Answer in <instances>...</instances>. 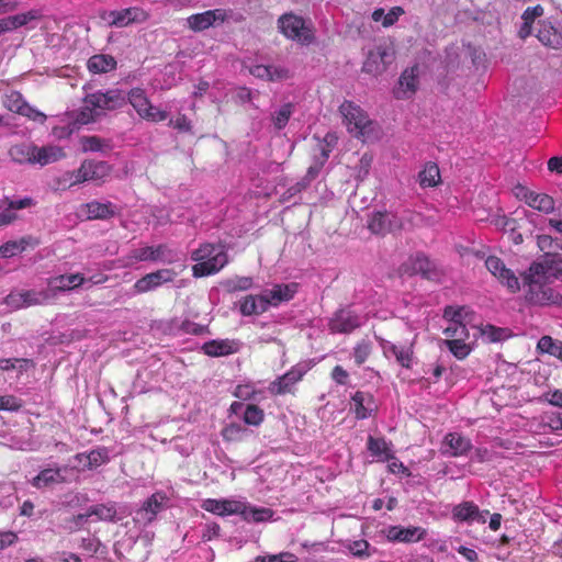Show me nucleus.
Segmentation results:
<instances>
[{"instance_id":"nucleus-1","label":"nucleus","mask_w":562,"mask_h":562,"mask_svg":"<svg viewBox=\"0 0 562 562\" xmlns=\"http://www.w3.org/2000/svg\"><path fill=\"white\" fill-rule=\"evenodd\" d=\"M191 258L196 263L192 267L196 278L218 272L227 263V254L222 245L205 243L195 249Z\"/></svg>"},{"instance_id":"nucleus-2","label":"nucleus","mask_w":562,"mask_h":562,"mask_svg":"<svg viewBox=\"0 0 562 562\" xmlns=\"http://www.w3.org/2000/svg\"><path fill=\"white\" fill-rule=\"evenodd\" d=\"M278 29L285 38L302 46H308L316 40L313 23L293 12H285L279 16Z\"/></svg>"},{"instance_id":"nucleus-3","label":"nucleus","mask_w":562,"mask_h":562,"mask_svg":"<svg viewBox=\"0 0 562 562\" xmlns=\"http://www.w3.org/2000/svg\"><path fill=\"white\" fill-rule=\"evenodd\" d=\"M543 278L531 277L530 269L524 277L527 285L526 300L533 305H562V295L542 282Z\"/></svg>"},{"instance_id":"nucleus-4","label":"nucleus","mask_w":562,"mask_h":562,"mask_svg":"<svg viewBox=\"0 0 562 562\" xmlns=\"http://www.w3.org/2000/svg\"><path fill=\"white\" fill-rule=\"evenodd\" d=\"M349 133L356 137H364L371 132L372 122L368 114L352 101H344L339 106Z\"/></svg>"},{"instance_id":"nucleus-5","label":"nucleus","mask_w":562,"mask_h":562,"mask_svg":"<svg viewBox=\"0 0 562 562\" xmlns=\"http://www.w3.org/2000/svg\"><path fill=\"white\" fill-rule=\"evenodd\" d=\"M175 254L165 244L158 246H145L131 250L124 257V266L130 267L140 261H161V262H173Z\"/></svg>"},{"instance_id":"nucleus-6","label":"nucleus","mask_w":562,"mask_h":562,"mask_svg":"<svg viewBox=\"0 0 562 562\" xmlns=\"http://www.w3.org/2000/svg\"><path fill=\"white\" fill-rule=\"evenodd\" d=\"M3 303L12 311L48 304L43 289L13 290L4 297Z\"/></svg>"},{"instance_id":"nucleus-7","label":"nucleus","mask_w":562,"mask_h":562,"mask_svg":"<svg viewBox=\"0 0 562 562\" xmlns=\"http://www.w3.org/2000/svg\"><path fill=\"white\" fill-rule=\"evenodd\" d=\"M113 168L106 161L86 159L76 172L74 183L92 181L97 184L104 183L110 177Z\"/></svg>"},{"instance_id":"nucleus-8","label":"nucleus","mask_w":562,"mask_h":562,"mask_svg":"<svg viewBox=\"0 0 562 562\" xmlns=\"http://www.w3.org/2000/svg\"><path fill=\"white\" fill-rule=\"evenodd\" d=\"M86 102L95 109L101 116L104 111H113L126 103L124 93L119 89H111L106 92L97 91L86 95Z\"/></svg>"},{"instance_id":"nucleus-9","label":"nucleus","mask_w":562,"mask_h":562,"mask_svg":"<svg viewBox=\"0 0 562 562\" xmlns=\"http://www.w3.org/2000/svg\"><path fill=\"white\" fill-rule=\"evenodd\" d=\"M116 215L115 205L108 201L101 203L99 201H91L82 203L77 207L76 216L80 221H94V220H110Z\"/></svg>"},{"instance_id":"nucleus-10","label":"nucleus","mask_w":562,"mask_h":562,"mask_svg":"<svg viewBox=\"0 0 562 562\" xmlns=\"http://www.w3.org/2000/svg\"><path fill=\"white\" fill-rule=\"evenodd\" d=\"M116 514V505L113 502L95 504L90 506L85 514L72 517V524L76 527H83L89 518H92V521L115 522Z\"/></svg>"},{"instance_id":"nucleus-11","label":"nucleus","mask_w":562,"mask_h":562,"mask_svg":"<svg viewBox=\"0 0 562 562\" xmlns=\"http://www.w3.org/2000/svg\"><path fill=\"white\" fill-rule=\"evenodd\" d=\"M177 277V272L173 269L164 268L154 272L147 273L138 279L134 285V292L137 294L153 291L165 283L172 282Z\"/></svg>"},{"instance_id":"nucleus-12","label":"nucleus","mask_w":562,"mask_h":562,"mask_svg":"<svg viewBox=\"0 0 562 562\" xmlns=\"http://www.w3.org/2000/svg\"><path fill=\"white\" fill-rule=\"evenodd\" d=\"M304 371L293 367L283 375L270 382L268 391L273 396L295 394V385L303 379Z\"/></svg>"},{"instance_id":"nucleus-13","label":"nucleus","mask_w":562,"mask_h":562,"mask_svg":"<svg viewBox=\"0 0 562 562\" xmlns=\"http://www.w3.org/2000/svg\"><path fill=\"white\" fill-rule=\"evenodd\" d=\"M530 276L546 280L562 277V258L557 254L543 255L540 261L530 266Z\"/></svg>"},{"instance_id":"nucleus-14","label":"nucleus","mask_w":562,"mask_h":562,"mask_svg":"<svg viewBox=\"0 0 562 562\" xmlns=\"http://www.w3.org/2000/svg\"><path fill=\"white\" fill-rule=\"evenodd\" d=\"M390 542L415 543L425 539L426 529L418 526L404 527L401 525L390 526L383 530Z\"/></svg>"},{"instance_id":"nucleus-15","label":"nucleus","mask_w":562,"mask_h":562,"mask_svg":"<svg viewBox=\"0 0 562 562\" xmlns=\"http://www.w3.org/2000/svg\"><path fill=\"white\" fill-rule=\"evenodd\" d=\"M148 19V12L139 7H131L109 12V24L116 27H125L132 23H144Z\"/></svg>"},{"instance_id":"nucleus-16","label":"nucleus","mask_w":562,"mask_h":562,"mask_svg":"<svg viewBox=\"0 0 562 562\" xmlns=\"http://www.w3.org/2000/svg\"><path fill=\"white\" fill-rule=\"evenodd\" d=\"M485 267L487 270L496 277L507 289L515 293L519 290V281L515 273L507 269L503 260L496 256H490L485 260Z\"/></svg>"},{"instance_id":"nucleus-17","label":"nucleus","mask_w":562,"mask_h":562,"mask_svg":"<svg viewBox=\"0 0 562 562\" xmlns=\"http://www.w3.org/2000/svg\"><path fill=\"white\" fill-rule=\"evenodd\" d=\"M368 228L375 235H386L402 228L401 220L389 212H374L369 222Z\"/></svg>"},{"instance_id":"nucleus-18","label":"nucleus","mask_w":562,"mask_h":562,"mask_svg":"<svg viewBox=\"0 0 562 562\" xmlns=\"http://www.w3.org/2000/svg\"><path fill=\"white\" fill-rule=\"evenodd\" d=\"M226 19V10L214 9L190 15L187 19V23L190 30L202 32L213 26L216 22L223 23Z\"/></svg>"},{"instance_id":"nucleus-19","label":"nucleus","mask_w":562,"mask_h":562,"mask_svg":"<svg viewBox=\"0 0 562 562\" xmlns=\"http://www.w3.org/2000/svg\"><path fill=\"white\" fill-rule=\"evenodd\" d=\"M360 325V317L349 310L337 311L328 322L329 330L337 334H349Z\"/></svg>"},{"instance_id":"nucleus-20","label":"nucleus","mask_w":562,"mask_h":562,"mask_svg":"<svg viewBox=\"0 0 562 562\" xmlns=\"http://www.w3.org/2000/svg\"><path fill=\"white\" fill-rule=\"evenodd\" d=\"M392 53L386 47H376L368 53L362 65V71L378 76L385 71L386 65L392 61Z\"/></svg>"},{"instance_id":"nucleus-21","label":"nucleus","mask_w":562,"mask_h":562,"mask_svg":"<svg viewBox=\"0 0 562 562\" xmlns=\"http://www.w3.org/2000/svg\"><path fill=\"white\" fill-rule=\"evenodd\" d=\"M351 409L358 419H368L374 417L378 403L371 393L357 391L351 397Z\"/></svg>"},{"instance_id":"nucleus-22","label":"nucleus","mask_w":562,"mask_h":562,"mask_svg":"<svg viewBox=\"0 0 562 562\" xmlns=\"http://www.w3.org/2000/svg\"><path fill=\"white\" fill-rule=\"evenodd\" d=\"M201 507L217 516L238 515L244 509V503L234 499H204Z\"/></svg>"},{"instance_id":"nucleus-23","label":"nucleus","mask_w":562,"mask_h":562,"mask_svg":"<svg viewBox=\"0 0 562 562\" xmlns=\"http://www.w3.org/2000/svg\"><path fill=\"white\" fill-rule=\"evenodd\" d=\"M240 350V342L236 339H212L203 344L202 351L209 357H225Z\"/></svg>"},{"instance_id":"nucleus-24","label":"nucleus","mask_w":562,"mask_h":562,"mask_svg":"<svg viewBox=\"0 0 562 562\" xmlns=\"http://www.w3.org/2000/svg\"><path fill=\"white\" fill-rule=\"evenodd\" d=\"M75 467L79 471L94 470L110 461L109 451L106 448H99L88 453H78L75 457Z\"/></svg>"},{"instance_id":"nucleus-25","label":"nucleus","mask_w":562,"mask_h":562,"mask_svg":"<svg viewBox=\"0 0 562 562\" xmlns=\"http://www.w3.org/2000/svg\"><path fill=\"white\" fill-rule=\"evenodd\" d=\"M536 36L543 46L555 50L562 49V32L554 27L551 22L540 21Z\"/></svg>"},{"instance_id":"nucleus-26","label":"nucleus","mask_w":562,"mask_h":562,"mask_svg":"<svg viewBox=\"0 0 562 562\" xmlns=\"http://www.w3.org/2000/svg\"><path fill=\"white\" fill-rule=\"evenodd\" d=\"M417 72V66L405 69L402 72L398 79V89L394 92L396 99H407L416 92L418 85Z\"/></svg>"},{"instance_id":"nucleus-27","label":"nucleus","mask_w":562,"mask_h":562,"mask_svg":"<svg viewBox=\"0 0 562 562\" xmlns=\"http://www.w3.org/2000/svg\"><path fill=\"white\" fill-rule=\"evenodd\" d=\"M269 308L265 292L259 295L248 294L239 302V312L243 316L260 315Z\"/></svg>"},{"instance_id":"nucleus-28","label":"nucleus","mask_w":562,"mask_h":562,"mask_svg":"<svg viewBox=\"0 0 562 562\" xmlns=\"http://www.w3.org/2000/svg\"><path fill=\"white\" fill-rule=\"evenodd\" d=\"M266 299H268V305L279 306L282 302H289L293 299L296 293V284H274L272 289L265 290Z\"/></svg>"},{"instance_id":"nucleus-29","label":"nucleus","mask_w":562,"mask_h":562,"mask_svg":"<svg viewBox=\"0 0 562 562\" xmlns=\"http://www.w3.org/2000/svg\"><path fill=\"white\" fill-rule=\"evenodd\" d=\"M38 245V240L32 236H24L16 240H9L0 245V258H11L23 251L29 247L34 248Z\"/></svg>"},{"instance_id":"nucleus-30","label":"nucleus","mask_w":562,"mask_h":562,"mask_svg":"<svg viewBox=\"0 0 562 562\" xmlns=\"http://www.w3.org/2000/svg\"><path fill=\"white\" fill-rule=\"evenodd\" d=\"M442 445L445 452L452 457L463 456L472 448L470 439L458 432L446 435Z\"/></svg>"},{"instance_id":"nucleus-31","label":"nucleus","mask_w":562,"mask_h":562,"mask_svg":"<svg viewBox=\"0 0 562 562\" xmlns=\"http://www.w3.org/2000/svg\"><path fill=\"white\" fill-rule=\"evenodd\" d=\"M66 157V150L61 146L47 145L38 147L35 145L34 165L46 166Z\"/></svg>"},{"instance_id":"nucleus-32","label":"nucleus","mask_w":562,"mask_h":562,"mask_svg":"<svg viewBox=\"0 0 562 562\" xmlns=\"http://www.w3.org/2000/svg\"><path fill=\"white\" fill-rule=\"evenodd\" d=\"M411 265L412 273L420 274L428 280H435L439 277L436 265L423 254H417L415 257H412Z\"/></svg>"},{"instance_id":"nucleus-33","label":"nucleus","mask_w":562,"mask_h":562,"mask_svg":"<svg viewBox=\"0 0 562 562\" xmlns=\"http://www.w3.org/2000/svg\"><path fill=\"white\" fill-rule=\"evenodd\" d=\"M165 498V495L161 493H155L148 497L144 502L142 508L137 512L139 520L145 524L151 522L156 518L157 514L162 509Z\"/></svg>"},{"instance_id":"nucleus-34","label":"nucleus","mask_w":562,"mask_h":562,"mask_svg":"<svg viewBox=\"0 0 562 562\" xmlns=\"http://www.w3.org/2000/svg\"><path fill=\"white\" fill-rule=\"evenodd\" d=\"M116 59L108 54H97L87 61V68L90 72L99 75L106 74L116 69Z\"/></svg>"},{"instance_id":"nucleus-35","label":"nucleus","mask_w":562,"mask_h":562,"mask_svg":"<svg viewBox=\"0 0 562 562\" xmlns=\"http://www.w3.org/2000/svg\"><path fill=\"white\" fill-rule=\"evenodd\" d=\"M44 294L47 296V303L57 300L61 294L70 290V276H58L52 278L47 282V288L43 289Z\"/></svg>"},{"instance_id":"nucleus-36","label":"nucleus","mask_w":562,"mask_h":562,"mask_svg":"<svg viewBox=\"0 0 562 562\" xmlns=\"http://www.w3.org/2000/svg\"><path fill=\"white\" fill-rule=\"evenodd\" d=\"M78 145L82 153H103L112 149L110 140L97 135L80 136Z\"/></svg>"},{"instance_id":"nucleus-37","label":"nucleus","mask_w":562,"mask_h":562,"mask_svg":"<svg viewBox=\"0 0 562 562\" xmlns=\"http://www.w3.org/2000/svg\"><path fill=\"white\" fill-rule=\"evenodd\" d=\"M384 352L392 353L396 361L403 367V368H411L412 359H413V345H396V344H389V346H383Z\"/></svg>"},{"instance_id":"nucleus-38","label":"nucleus","mask_w":562,"mask_h":562,"mask_svg":"<svg viewBox=\"0 0 562 562\" xmlns=\"http://www.w3.org/2000/svg\"><path fill=\"white\" fill-rule=\"evenodd\" d=\"M229 411L235 415L243 413V422H262L263 419V411L255 404L245 406L241 402H234Z\"/></svg>"},{"instance_id":"nucleus-39","label":"nucleus","mask_w":562,"mask_h":562,"mask_svg":"<svg viewBox=\"0 0 562 562\" xmlns=\"http://www.w3.org/2000/svg\"><path fill=\"white\" fill-rule=\"evenodd\" d=\"M65 481L60 469H45L41 471L33 480L32 485L36 488L48 487Z\"/></svg>"},{"instance_id":"nucleus-40","label":"nucleus","mask_w":562,"mask_h":562,"mask_svg":"<svg viewBox=\"0 0 562 562\" xmlns=\"http://www.w3.org/2000/svg\"><path fill=\"white\" fill-rule=\"evenodd\" d=\"M9 155L12 160L19 164H33L35 159V145L18 144L10 148Z\"/></svg>"},{"instance_id":"nucleus-41","label":"nucleus","mask_w":562,"mask_h":562,"mask_svg":"<svg viewBox=\"0 0 562 562\" xmlns=\"http://www.w3.org/2000/svg\"><path fill=\"white\" fill-rule=\"evenodd\" d=\"M440 182L439 167L435 162H427L418 173V183L422 188H432Z\"/></svg>"},{"instance_id":"nucleus-42","label":"nucleus","mask_w":562,"mask_h":562,"mask_svg":"<svg viewBox=\"0 0 562 562\" xmlns=\"http://www.w3.org/2000/svg\"><path fill=\"white\" fill-rule=\"evenodd\" d=\"M41 18L42 12L37 9H32L23 13L7 16V21L10 26V30L14 31L19 27L32 24L33 22L38 21Z\"/></svg>"},{"instance_id":"nucleus-43","label":"nucleus","mask_w":562,"mask_h":562,"mask_svg":"<svg viewBox=\"0 0 562 562\" xmlns=\"http://www.w3.org/2000/svg\"><path fill=\"white\" fill-rule=\"evenodd\" d=\"M128 102L142 119L148 110H151V103L140 88H134L130 91Z\"/></svg>"},{"instance_id":"nucleus-44","label":"nucleus","mask_w":562,"mask_h":562,"mask_svg":"<svg viewBox=\"0 0 562 562\" xmlns=\"http://www.w3.org/2000/svg\"><path fill=\"white\" fill-rule=\"evenodd\" d=\"M367 448L370 454L381 460H390L393 458L391 449L384 438L368 437Z\"/></svg>"},{"instance_id":"nucleus-45","label":"nucleus","mask_w":562,"mask_h":562,"mask_svg":"<svg viewBox=\"0 0 562 562\" xmlns=\"http://www.w3.org/2000/svg\"><path fill=\"white\" fill-rule=\"evenodd\" d=\"M453 518L459 521L480 520L479 507L472 502H463L453 508Z\"/></svg>"},{"instance_id":"nucleus-46","label":"nucleus","mask_w":562,"mask_h":562,"mask_svg":"<svg viewBox=\"0 0 562 562\" xmlns=\"http://www.w3.org/2000/svg\"><path fill=\"white\" fill-rule=\"evenodd\" d=\"M527 204L530 207L539 212H543L546 214L553 212L555 205L553 198L550 196L549 194L536 193L533 191H531V193L529 194Z\"/></svg>"},{"instance_id":"nucleus-47","label":"nucleus","mask_w":562,"mask_h":562,"mask_svg":"<svg viewBox=\"0 0 562 562\" xmlns=\"http://www.w3.org/2000/svg\"><path fill=\"white\" fill-rule=\"evenodd\" d=\"M537 349L542 353H549L562 361V341L553 339L551 336H542Z\"/></svg>"},{"instance_id":"nucleus-48","label":"nucleus","mask_w":562,"mask_h":562,"mask_svg":"<svg viewBox=\"0 0 562 562\" xmlns=\"http://www.w3.org/2000/svg\"><path fill=\"white\" fill-rule=\"evenodd\" d=\"M244 509L241 513H238L246 521H265L266 519L270 518L272 515V512L269 508H256L248 506L244 503Z\"/></svg>"},{"instance_id":"nucleus-49","label":"nucleus","mask_w":562,"mask_h":562,"mask_svg":"<svg viewBox=\"0 0 562 562\" xmlns=\"http://www.w3.org/2000/svg\"><path fill=\"white\" fill-rule=\"evenodd\" d=\"M294 112V105L290 102L284 103L281 108L273 112L271 115L272 123L277 130H282L286 126Z\"/></svg>"},{"instance_id":"nucleus-50","label":"nucleus","mask_w":562,"mask_h":562,"mask_svg":"<svg viewBox=\"0 0 562 562\" xmlns=\"http://www.w3.org/2000/svg\"><path fill=\"white\" fill-rule=\"evenodd\" d=\"M372 353V342L367 339H362L353 347V359L355 363L360 367L363 364Z\"/></svg>"},{"instance_id":"nucleus-51","label":"nucleus","mask_w":562,"mask_h":562,"mask_svg":"<svg viewBox=\"0 0 562 562\" xmlns=\"http://www.w3.org/2000/svg\"><path fill=\"white\" fill-rule=\"evenodd\" d=\"M254 285L251 277H235L225 281L224 286L229 293L247 291Z\"/></svg>"},{"instance_id":"nucleus-52","label":"nucleus","mask_w":562,"mask_h":562,"mask_svg":"<svg viewBox=\"0 0 562 562\" xmlns=\"http://www.w3.org/2000/svg\"><path fill=\"white\" fill-rule=\"evenodd\" d=\"M3 106L10 112L18 113L23 111V106L26 101L23 99L22 94L18 91H12L4 95L3 98Z\"/></svg>"},{"instance_id":"nucleus-53","label":"nucleus","mask_w":562,"mask_h":562,"mask_svg":"<svg viewBox=\"0 0 562 562\" xmlns=\"http://www.w3.org/2000/svg\"><path fill=\"white\" fill-rule=\"evenodd\" d=\"M448 339L467 341L470 337L469 330L464 323H451L443 330Z\"/></svg>"},{"instance_id":"nucleus-54","label":"nucleus","mask_w":562,"mask_h":562,"mask_svg":"<svg viewBox=\"0 0 562 562\" xmlns=\"http://www.w3.org/2000/svg\"><path fill=\"white\" fill-rule=\"evenodd\" d=\"M99 117H100V115H99L98 111L95 109H93L92 106H90V104H88L86 102V98H85L83 105L78 111L76 119H75V123L86 125V124L95 122L97 120H99Z\"/></svg>"},{"instance_id":"nucleus-55","label":"nucleus","mask_w":562,"mask_h":562,"mask_svg":"<svg viewBox=\"0 0 562 562\" xmlns=\"http://www.w3.org/2000/svg\"><path fill=\"white\" fill-rule=\"evenodd\" d=\"M445 345L449 351L458 359L462 360L471 352V347L465 341L446 339Z\"/></svg>"},{"instance_id":"nucleus-56","label":"nucleus","mask_w":562,"mask_h":562,"mask_svg":"<svg viewBox=\"0 0 562 562\" xmlns=\"http://www.w3.org/2000/svg\"><path fill=\"white\" fill-rule=\"evenodd\" d=\"M31 366V361L26 359H16V358H0V370L1 371H10V370H19L25 371Z\"/></svg>"},{"instance_id":"nucleus-57","label":"nucleus","mask_w":562,"mask_h":562,"mask_svg":"<svg viewBox=\"0 0 562 562\" xmlns=\"http://www.w3.org/2000/svg\"><path fill=\"white\" fill-rule=\"evenodd\" d=\"M246 428L243 424H228L222 430V436L226 441H238L244 438Z\"/></svg>"},{"instance_id":"nucleus-58","label":"nucleus","mask_w":562,"mask_h":562,"mask_svg":"<svg viewBox=\"0 0 562 562\" xmlns=\"http://www.w3.org/2000/svg\"><path fill=\"white\" fill-rule=\"evenodd\" d=\"M482 333L493 342H497L509 337L508 328L497 327L491 324L485 325Z\"/></svg>"},{"instance_id":"nucleus-59","label":"nucleus","mask_w":562,"mask_h":562,"mask_svg":"<svg viewBox=\"0 0 562 562\" xmlns=\"http://www.w3.org/2000/svg\"><path fill=\"white\" fill-rule=\"evenodd\" d=\"M296 557L290 552H282L273 555H258L249 562H295Z\"/></svg>"},{"instance_id":"nucleus-60","label":"nucleus","mask_w":562,"mask_h":562,"mask_svg":"<svg viewBox=\"0 0 562 562\" xmlns=\"http://www.w3.org/2000/svg\"><path fill=\"white\" fill-rule=\"evenodd\" d=\"M465 307L446 306L443 311V317L451 323H463L465 315Z\"/></svg>"},{"instance_id":"nucleus-61","label":"nucleus","mask_w":562,"mask_h":562,"mask_svg":"<svg viewBox=\"0 0 562 562\" xmlns=\"http://www.w3.org/2000/svg\"><path fill=\"white\" fill-rule=\"evenodd\" d=\"M20 115L25 116L30 121H33V122H36V123H40V124H44L46 119H47L46 114H44L40 110L35 109L34 106H32L27 102L23 106V111L20 112Z\"/></svg>"},{"instance_id":"nucleus-62","label":"nucleus","mask_w":562,"mask_h":562,"mask_svg":"<svg viewBox=\"0 0 562 562\" xmlns=\"http://www.w3.org/2000/svg\"><path fill=\"white\" fill-rule=\"evenodd\" d=\"M100 547V541L98 538L93 536H89L88 538H82L80 549L83 551L85 555L93 557L94 553L98 552Z\"/></svg>"},{"instance_id":"nucleus-63","label":"nucleus","mask_w":562,"mask_h":562,"mask_svg":"<svg viewBox=\"0 0 562 562\" xmlns=\"http://www.w3.org/2000/svg\"><path fill=\"white\" fill-rule=\"evenodd\" d=\"M168 125L179 132L190 133L192 131L191 122L186 114H179L175 120H169Z\"/></svg>"},{"instance_id":"nucleus-64","label":"nucleus","mask_w":562,"mask_h":562,"mask_svg":"<svg viewBox=\"0 0 562 562\" xmlns=\"http://www.w3.org/2000/svg\"><path fill=\"white\" fill-rule=\"evenodd\" d=\"M537 243L544 255L553 254L552 251L559 248L558 243L549 235H539Z\"/></svg>"}]
</instances>
